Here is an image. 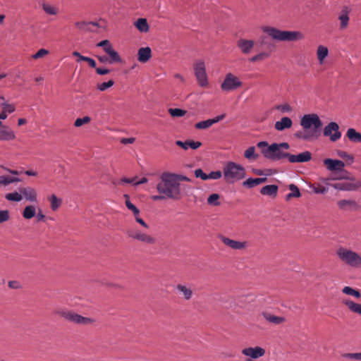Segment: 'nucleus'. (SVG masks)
Masks as SVG:
<instances>
[{"label": "nucleus", "instance_id": "1", "mask_svg": "<svg viewBox=\"0 0 361 361\" xmlns=\"http://www.w3.org/2000/svg\"><path fill=\"white\" fill-rule=\"evenodd\" d=\"M300 125L302 130L297 131L294 134L295 137L303 141L312 142L320 137L322 122L317 114H305L300 120Z\"/></svg>", "mask_w": 361, "mask_h": 361}, {"label": "nucleus", "instance_id": "2", "mask_svg": "<svg viewBox=\"0 0 361 361\" xmlns=\"http://www.w3.org/2000/svg\"><path fill=\"white\" fill-rule=\"evenodd\" d=\"M174 178L173 173H162L160 176V181L157 185V190L166 197L178 200L181 196L180 185Z\"/></svg>", "mask_w": 361, "mask_h": 361}, {"label": "nucleus", "instance_id": "3", "mask_svg": "<svg viewBox=\"0 0 361 361\" xmlns=\"http://www.w3.org/2000/svg\"><path fill=\"white\" fill-rule=\"evenodd\" d=\"M263 31L273 39L280 42H296L305 37L301 32L281 30L274 27H264Z\"/></svg>", "mask_w": 361, "mask_h": 361}, {"label": "nucleus", "instance_id": "4", "mask_svg": "<svg viewBox=\"0 0 361 361\" xmlns=\"http://www.w3.org/2000/svg\"><path fill=\"white\" fill-rule=\"evenodd\" d=\"M336 255L345 264L354 269H361V255L360 253L344 247H340L336 250Z\"/></svg>", "mask_w": 361, "mask_h": 361}, {"label": "nucleus", "instance_id": "5", "mask_svg": "<svg viewBox=\"0 0 361 361\" xmlns=\"http://www.w3.org/2000/svg\"><path fill=\"white\" fill-rule=\"evenodd\" d=\"M257 147L261 149L264 157L272 161H279L283 158H288V152H283L278 145V143H273L268 145L266 141L259 142Z\"/></svg>", "mask_w": 361, "mask_h": 361}, {"label": "nucleus", "instance_id": "6", "mask_svg": "<svg viewBox=\"0 0 361 361\" xmlns=\"http://www.w3.org/2000/svg\"><path fill=\"white\" fill-rule=\"evenodd\" d=\"M224 178L228 183L240 180L245 176V168L233 161H228L223 169Z\"/></svg>", "mask_w": 361, "mask_h": 361}, {"label": "nucleus", "instance_id": "7", "mask_svg": "<svg viewBox=\"0 0 361 361\" xmlns=\"http://www.w3.org/2000/svg\"><path fill=\"white\" fill-rule=\"evenodd\" d=\"M54 313L63 318L66 321L81 325H87L93 323L94 320L90 317H85L73 311L66 309H56Z\"/></svg>", "mask_w": 361, "mask_h": 361}, {"label": "nucleus", "instance_id": "8", "mask_svg": "<svg viewBox=\"0 0 361 361\" xmlns=\"http://www.w3.org/2000/svg\"><path fill=\"white\" fill-rule=\"evenodd\" d=\"M194 74L196 77L198 85L205 87L208 86V79L206 73L205 64L203 61H197L193 66Z\"/></svg>", "mask_w": 361, "mask_h": 361}, {"label": "nucleus", "instance_id": "9", "mask_svg": "<svg viewBox=\"0 0 361 361\" xmlns=\"http://www.w3.org/2000/svg\"><path fill=\"white\" fill-rule=\"evenodd\" d=\"M242 82L240 79L231 73L226 75L224 81L221 84V88L223 91H233L242 86Z\"/></svg>", "mask_w": 361, "mask_h": 361}, {"label": "nucleus", "instance_id": "10", "mask_svg": "<svg viewBox=\"0 0 361 361\" xmlns=\"http://www.w3.org/2000/svg\"><path fill=\"white\" fill-rule=\"evenodd\" d=\"M323 135L329 137L331 142L338 140L341 137V133L338 123L334 121L329 123L323 129Z\"/></svg>", "mask_w": 361, "mask_h": 361}, {"label": "nucleus", "instance_id": "11", "mask_svg": "<svg viewBox=\"0 0 361 361\" xmlns=\"http://www.w3.org/2000/svg\"><path fill=\"white\" fill-rule=\"evenodd\" d=\"M6 171H8L9 174L0 175V188L6 187L11 183L21 181L19 178L13 176L20 175L21 173L20 171L17 170H11L9 169H6Z\"/></svg>", "mask_w": 361, "mask_h": 361}, {"label": "nucleus", "instance_id": "12", "mask_svg": "<svg viewBox=\"0 0 361 361\" xmlns=\"http://www.w3.org/2000/svg\"><path fill=\"white\" fill-rule=\"evenodd\" d=\"M127 234L130 238L145 244L152 245L155 243V239L152 236L140 231L129 230Z\"/></svg>", "mask_w": 361, "mask_h": 361}, {"label": "nucleus", "instance_id": "13", "mask_svg": "<svg viewBox=\"0 0 361 361\" xmlns=\"http://www.w3.org/2000/svg\"><path fill=\"white\" fill-rule=\"evenodd\" d=\"M219 238L224 245L232 250H245L248 246L247 242L246 241L235 240L224 235H220Z\"/></svg>", "mask_w": 361, "mask_h": 361}, {"label": "nucleus", "instance_id": "14", "mask_svg": "<svg viewBox=\"0 0 361 361\" xmlns=\"http://www.w3.org/2000/svg\"><path fill=\"white\" fill-rule=\"evenodd\" d=\"M97 47H102L104 51L111 56V62H121V59L117 51H116L113 47L110 42L107 39L102 40L99 42L97 44Z\"/></svg>", "mask_w": 361, "mask_h": 361}, {"label": "nucleus", "instance_id": "15", "mask_svg": "<svg viewBox=\"0 0 361 361\" xmlns=\"http://www.w3.org/2000/svg\"><path fill=\"white\" fill-rule=\"evenodd\" d=\"M333 188L343 191H354L361 187V183L359 181H344L341 183H336L332 185Z\"/></svg>", "mask_w": 361, "mask_h": 361}, {"label": "nucleus", "instance_id": "16", "mask_svg": "<svg viewBox=\"0 0 361 361\" xmlns=\"http://www.w3.org/2000/svg\"><path fill=\"white\" fill-rule=\"evenodd\" d=\"M242 354L245 356L250 357L251 359H258L265 354V350L259 346L255 348L248 347L242 350Z\"/></svg>", "mask_w": 361, "mask_h": 361}, {"label": "nucleus", "instance_id": "17", "mask_svg": "<svg viewBox=\"0 0 361 361\" xmlns=\"http://www.w3.org/2000/svg\"><path fill=\"white\" fill-rule=\"evenodd\" d=\"M324 164L330 171H342L345 166V164L342 161L332 159H325Z\"/></svg>", "mask_w": 361, "mask_h": 361}, {"label": "nucleus", "instance_id": "18", "mask_svg": "<svg viewBox=\"0 0 361 361\" xmlns=\"http://www.w3.org/2000/svg\"><path fill=\"white\" fill-rule=\"evenodd\" d=\"M337 206L343 211H357L360 209L359 204L353 200H340L337 202Z\"/></svg>", "mask_w": 361, "mask_h": 361}, {"label": "nucleus", "instance_id": "19", "mask_svg": "<svg viewBox=\"0 0 361 361\" xmlns=\"http://www.w3.org/2000/svg\"><path fill=\"white\" fill-rule=\"evenodd\" d=\"M311 158V153L308 151H305L296 155L288 153L287 159L290 163H302L309 161Z\"/></svg>", "mask_w": 361, "mask_h": 361}, {"label": "nucleus", "instance_id": "20", "mask_svg": "<svg viewBox=\"0 0 361 361\" xmlns=\"http://www.w3.org/2000/svg\"><path fill=\"white\" fill-rule=\"evenodd\" d=\"M351 9L349 7L345 6L339 12L338 15V19L340 21L339 27L341 30H344L348 27L349 22V13Z\"/></svg>", "mask_w": 361, "mask_h": 361}, {"label": "nucleus", "instance_id": "21", "mask_svg": "<svg viewBox=\"0 0 361 361\" xmlns=\"http://www.w3.org/2000/svg\"><path fill=\"white\" fill-rule=\"evenodd\" d=\"M255 45L253 40L240 39L237 41V47L240 51L244 54H249L251 53Z\"/></svg>", "mask_w": 361, "mask_h": 361}, {"label": "nucleus", "instance_id": "22", "mask_svg": "<svg viewBox=\"0 0 361 361\" xmlns=\"http://www.w3.org/2000/svg\"><path fill=\"white\" fill-rule=\"evenodd\" d=\"M225 114H221L220 116H217L213 118L207 119L205 121H202L198 123H196L195 125V128L197 129L204 130L211 127L213 124L218 123L224 118Z\"/></svg>", "mask_w": 361, "mask_h": 361}, {"label": "nucleus", "instance_id": "23", "mask_svg": "<svg viewBox=\"0 0 361 361\" xmlns=\"http://www.w3.org/2000/svg\"><path fill=\"white\" fill-rule=\"evenodd\" d=\"M91 300L87 295H74L73 298L71 299V305L75 307H89Z\"/></svg>", "mask_w": 361, "mask_h": 361}, {"label": "nucleus", "instance_id": "24", "mask_svg": "<svg viewBox=\"0 0 361 361\" xmlns=\"http://www.w3.org/2000/svg\"><path fill=\"white\" fill-rule=\"evenodd\" d=\"M18 190L27 200L30 202H35L37 200V192L34 188L31 187H19Z\"/></svg>", "mask_w": 361, "mask_h": 361}, {"label": "nucleus", "instance_id": "25", "mask_svg": "<svg viewBox=\"0 0 361 361\" xmlns=\"http://www.w3.org/2000/svg\"><path fill=\"white\" fill-rule=\"evenodd\" d=\"M293 125L292 120L288 117H283L280 121L274 123V128L278 131H283L285 129L291 128Z\"/></svg>", "mask_w": 361, "mask_h": 361}, {"label": "nucleus", "instance_id": "26", "mask_svg": "<svg viewBox=\"0 0 361 361\" xmlns=\"http://www.w3.org/2000/svg\"><path fill=\"white\" fill-rule=\"evenodd\" d=\"M176 145L182 149L187 150L189 147L192 149H196L202 145V143L199 141H193L191 140H186L185 142H183L180 140L176 141Z\"/></svg>", "mask_w": 361, "mask_h": 361}, {"label": "nucleus", "instance_id": "27", "mask_svg": "<svg viewBox=\"0 0 361 361\" xmlns=\"http://www.w3.org/2000/svg\"><path fill=\"white\" fill-rule=\"evenodd\" d=\"M261 315L269 323L274 324H280L286 321V318L283 317H279L275 316L274 314H271L269 312H262Z\"/></svg>", "mask_w": 361, "mask_h": 361}, {"label": "nucleus", "instance_id": "28", "mask_svg": "<svg viewBox=\"0 0 361 361\" xmlns=\"http://www.w3.org/2000/svg\"><path fill=\"white\" fill-rule=\"evenodd\" d=\"M151 49L142 47L137 51V60L141 63H146L151 58Z\"/></svg>", "mask_w": 361, "mask_h": 361}, {"label": "nucleus", "instance_id": "29", "mask_svg": "<svg viewBox=\"0 0 361 361\" xmlns=\"http://www.w3.org/2000/svg\"><path fill=\"white\" fill-rule=\"evenodd\" d=\"M14 132L7 126H2L0 129V140H12L15 139Z\"/></svg>", "mask_w": 361, "mask_h": 361}, {"label": "nucleus", "instance_id": "30", "mask_svg": "<svg viewBox=\"0 0 361 361\" xmlns=\"http://www.w3.org/2000/svg\"><path fill=\"white\" fill-rule=\"evenodd\" d=\"M75 26L82 31H93L92 27H98L97 23L93 21H78L75 23Z\"/></svg>", "mask_w": 361, "mask_h": 361}, {"label": "nucleus", "instance_id": "31", "mask_svg": "<svg viewBox=\"0 0 361 361\" xmlns=\"http://www.w3.org/2000/svg\"><path fill=\"white\" fill-rule=\"evenodd\" d=\"M316 54L319 63L320 65L323 64L324 59L329 54L328 48L323 45H319L317 48Z\"/></svg>", "mask_w": 361, "mask_h": 361}, {"label": "nucleus", "instance_id": "32", "mask_svg": "<svg viewBox=\"0 0 361 361\" xmlns=\"http://www.w3.org/2000/svg\"><path fill=\"white\" fill-rule=\"evenodd\" d=\"M278 192V186L276 185H268L262 187L260 193L263 195L276 197Z\"/></svg>", "mask_w": 361, "mask_h": 361}, {"label": "nucleus", "instance_id": "33", "mask_svg": "<svg viewBox=\"0 0 361 361\" xmlns=\"http://www.w3.org/2000/svg\"><path fill=\"white\" fill-rule=\"evenodd\" d=\"M345 135L350 142L361 143V133L357 132L354 128L348 129Z\"/></svg>", "mask_w": 361, "mask_h": 361}, {"label": "nucleus", "instance_id": "34", "mask_svg": "<svg viewBox=\"0 0 361 361\" xmlns=\"http://www.w3.org/2000/svg\"><path fill=\"white\" fill-rule=\"evenodd\" d=\"M267 180V178H250L243 182V185L247 188H251L255 187L262 183H264Z\"/></svg>", "mask_w": 361, "mask_h": 361}, {"label": "nucleus", "instance_id": "35", "mask_svg": "<svg viewBox=\"0 0 361 361\" xmlns=\"http://www.w3.org/2000/svg\"><path fill=\"white\" fill-rule=\"evenodd\" d=\"M134 25L141 32H147L149 31V25L145 18H138L134 23Z\"/></svg>", "mask_w": 361, "mask_h": 361}, {"label": "nucleus", "instance_id": "36", "mask_svg": "<svg viewBox=\"0 0 361 361\" xmlns=\"http://www.w3.org/2000/svg\"><path fill=\"white\" fill-rule=\"evenodd\" d=\"M343 302L353 312L359 314L361 315V305L354 302L349 300H344Z\"/></svg>", "mask_w": 361, "mask_h": 361}, {"label": "nucleus", "instance_id": "37", "mask_svg": "<svg viewBox=\"0 0 361 361\" xmlns=\"http://www.w3.org/2000/svg\"><path fill=\"white\" fill-rule=\"evenodd\" d=\"M176 290L183 293H192L197 291V289L192 284H178L176 286Z\"/></svg>", "mask_w": 361, "mask_h": 361}, {"label": "nucleus", "instance_id": "38", "mask_svg": "<svg viewBox=\"0 0 361 361\" xmlns=\"http://www.w3.org/2000/svg\"><path fill=\"white\" fill-rule=\"evenodd\" d=\"M36 214L35 207L32 205L26 206L23 212V216L25 219H30Z\"/></svg>", "mask_w": 361, "mask_h": 361}, {"label": "nucleus", "instance_id": "39", "mask_svg": "<svg viewBox=\"0 0 361 361\" xmlns=\"http://www.w3.org/2000/svg\"><path fill=\"white\" fill-rule=\"evenodd\" d=\"M288 188L291 190V192L286 195V200H288L293 197H299L301 196V193L295 185L290 184L289 185Z\"/></svg>", "mask_w": 361, "mask_h": 361}, {"label": "nucleus", "instance_id": "40", "mask_svg": "<svg viewBox=\"0 0 361 361\" xmlns=\"http://www.w3.org/2000/svg\"><path fill=\"white\" fill-rule=\"evenodd\" d=\"M8 286L11 290H16V291H23V283L18 280H11L8 282Z\"/></svg>", "mask_w": 361, "mask_h": 361}, {"label": "nucleus", "instance_id": "41", "mask_svg": "<svg viewBox=\"0 0 361 361\" xmlns=\"http://www.w3.org/2000/svg\"><path fill=\"white\" fill-rule=\"evenodd\" d=\"M244 157L249 160H256L258 158V154L255 153V147L253 146L248 147L244 152Z\"/></svg>", "mask_w": 361, "mask_h": 361}, {"label": "nucleus", "instance_id": "42", "mask_svg": "<svg viewBox=\"0 0 361 361\" xmlns=\"http://www.w3.org/2000/svg\"><path fill=\"white\" fill-rule=\"evenodd\" d=\"M126 197V207L130 210L134 216H140V210L129 200V197L128 195H125Z\"/></svg>", "mask_w": 361, "mask_h": 361}, {"label": "nucleus", "instance_id": "43", "mask_svg": "<svg viewBox=\"0 0 361 361\" xmlns=\"http://www.w3.org/2000/svg\"><path fill=\"white\" fill-rule=\"evenodd\" d=\"M49 200L51 204V209L53 211L57 210L61 204V200L58 198L55 195H51L49 197Z\"/></svg>", "mask_w": 361, "mask_h": 361}, {"label": "nucleus", "instance_id": "44", "mask_svg": "<svg viewBox=\"0 0 361 361\" xmlns=\"http://www.w3.org/2000/svg\"><path fill=\"white\" fill-rule=\"evenodd\" d=\"M5 198L8 201L20 202L22 200L23 196L20 192H13L6 194Z\"/></svg>", "mask_w": 361, "mask_h": 361}, {"label": "nucleus", "instance_id": "45", "mask_svg": "<svg viewBox=\"0 0 361 361\" xmlns=\"http://www.w3.org/2000/svg\"><path fill=\"white\" fill-rule=\"evenodd\" d=\"M275 109L282 114H289L293 111V108L287 103L279 104L275 106Z\"/></svg>", "mask_w": 361, "mask_h": 361}, {"label": "nucleus", "instance_id": "46", "mask_svg": "<svg viewBox=\"0 0 361 361\" xmlns=\"http://www.w3.org/2000/svg\"><path fill=\"white\" fill-rule=\"evenodd\" d=\"M42 9L49 15H56L58 13V9L56 8L47 4H42Z\"/></svg>", "mask_w": 361, "mask_h": 361}, {"label": "nucleus", "instance_id": "47", "mask_svg": "<svg viewBox=\"0 0 361 361\" xmlns=\"http://www.w3.org/2000/svg\"><path fill=\"white\" fill-rule=\"evenodd\" d=\"M269 56V54L267 52H261V53H259V54L255 55L254 56L250 58L249 61L253 63V62H256L258 61H262L264 59L268 58Z\"/></svg>", "mask_w": 361, "mask_h": 361}, {"label": "nucleus", "instance_id": "48", "mask_svg": "<svg viewBox=\"0 0 361 361\" xmlns=\"http://www.w3.org/2000/svg\"><path fill=\"white\" fill-rule=\"evenodd\" d=\"M219 195L216 193H213L207 198V203L211 205L218 206L220 204L219 202Z\"/></svg>", "mask_w": 361, "mask_h": 361}, {"label": "nucleus", "instance_id": "49", "mask_svg": "<svg viewBox=\"0 0 361 361\" xmlns=\"http://www.w3.org/2000/svg\"><path fill=\"white\" fill-rule=\"evenodd\" d=\"M114 80H109L107 82H102V83L97 84V88L99 91L104 92L106 90H107L108 88L112 87L114 85Z\"/></svg>", "mask_w": 361, "mask_h": 361}, {"label": "nucleus", "instance_id": "50", "mask_svg": "<svg viewBox=\"0 0 361 361\" xmlns=\"http://www.w3.org/2000/svg\"><path fill=\"white\" fill-rule=\"evenodd\" d=\"M169 113L172 117H181L185 114L186 111L180 109H169Z\"/></svg>", "mask_w": 361, "mask_h": 361}, {"label": "nucleus", "instance_id": "51", "mask_svg": "<svg viewBox=\"0 0 361 361\" xmlns=\"http://www.w3.org/2000/svg\"><path fill=\"white\" fill-rule=\"evenodd\" d=\"M91 121V118L89 116H84L82 118H77L74 122V126L75 127H80L84 124H87L90 123Z\"/></svg>", "mask_w": 361, "mask_h": 361}, {"label": "nucleus", "instance_id": "52", "mask_svg": "<svg viewBox=\"0 0 361 361\" xmlns=\"http://www.w3.org/2000/svg\"><path fill=\"white\" fill-rule=\"evenodd\" d=\"M0 105L2 110L6 113L11 114L15 111V106L13 104H8L7 102H1Z\"/></svg>", "mask_w": 361, "mask_h": 361}, {"label": "nucleus", "instance_id": "53", "mask_svg": "<svg viewBox=\"0 0 361 361\" xmlns=\"http://www.w3.org/2000/svg\"><path fill=\"white\" fill-rule=\"evenodd\" d=\"M49 54V51L45 49H39L35 54L32 56V58L34 59H38L39 58H42L44 56Z\"/></svg>", "mask_w": 361, "mask_h": 361}, {"label": "nucleus", "instance_id": "54", "mask_svg": "<svg viewBox=\"0 0 361 361\" xmlns=\"http://www.w3.org/2000/svg\"><path fill=\"white\" fill-rule=\"evenodd\" d=\"M194 174L196 178H200L203 180H208L207 175L201 169H197L194 171Z\"/></svg>", "mask_w": 361, "mask_h": 361}, {"label": "nucleus", "instance_id": "55", "mask_svg": "<svg viewBox=\"0 0 361 361\" xmlns=\"http://www.w3.org/2000/svg\"><path fill=\"white\" fill-rule=\"evenodd\" d=\"M222 176V173L220 171H212L207 175L208 179L217 180Z\"/></svg>", "mask_w": 361, "mask_h": 361}, {"label": "nucleus", "instance_id": "56", "mask_svg": "<svg viewBox=\"0 0 361 361\" xmlns=\"http://www.w3.org/2000/svg\"><path fill=\"white\" fill-rule=\"evenodd\" d=\"M9 219V212L8 210L0 211V224L7 221Z\"/></svg>", "mask_w": 361, "mask_h": 361}, {"label": "nucleus", "instance_id": "57", "mask_svg": "<svg viewBox=\"0 0 361 361\" xmlns=\"http://www.w3.org/2000/svg\"><path fill=\"white\" fill-rule=\"evenodd\" d=\"M344 357L349 359L361 360V353H346Z\"/></svg>", "mask_w": 361, "mask_h": 361}, {"label": "nucleus", "instance_id": "58", "mask_svg": "<svg viewBox=\"0 0 361 361\" xmlns=\"http://www.w3.org/2000/svg\"><path fill=\"white\" fill-rule=\"evenodd\" d=\"M97 58L98 61L102 63H108L109 64H113L115 63V62H111V58L109 56V57L106 56H97Z\"/></svg>", "mask_w": 361, "mask_h": 361}, {"label": "nucleus", "instance_id": "59", "mask_svg": "<svg viewBox=\"0 0 361 361\" xmlns=\"http://www.w3.org/2000/svg\"><path fill=\"white\" fill-rule=\"evenodd\" d=\"M174 176H175L174 178L176 180V181H178V183H180V181H186V182L190 181V179L185 176L174 173Z\"/></svg>", "mask_w": 361, "mask_h": 361}, {"label": "nucleus", "instance_id": "60", "mask_svg": "<svg viewBox=\"0 0 361 361\" xmlns=\"http://www.w3.org/2000/svg\"><path fill=\"white\" fill-rule=\"evenodd\" d=\"M342 293H360L359 290L353 289L348 286H345L342 290Z\"/></svg>", "mask_w": 361, "mask_h": 361}, {"label": "nucleus", "instance_id": "61", "mask_svg": "<svg viewBox=\"0 0 361 361\" xmlns=\"http://www.w3.org/2000/svg\"><path fill=\"white\" fill-rule=\"evenodd\" d=\"M95 71L98 75H103L110 73V70L107 68H96Z\"/></svg>", "mask_w": 361, "mask_h": 361}, {"label": "nucleus", "instance_id": "62", "mask_svg": "<svg viewBox=\"0 0 361 361\" xmlns=\"http://www.w3.org/2000/svg\"><path fill=\"white\" fill-rule=\"evenodd\" d=\"M327 191V189L324 186H319L314 188V192L317 194H324Z\"/></svg>", "mask_w": 361, "mask_h": 361}, {"label": "nucleus", "instance_id": "63", "mask_svg": "<svg viewBox=\"0 0 361 361\" xmlns=\"http://www.w3.org/2000/svg\"><path fill=\"white\" fill-rule=\"evenodd\" d=\"M135 138L134 137H128V138H121L120 142L121 143L123 144V145H127V144H132L135 142Z\"/></svg>", "mask_w": 361, "mask_h": 361}, {"label": "nucleus", "instance_id": "64", "mask_svg": "<svg viewBox=\"0 0 361 361\" xmlns=\"http://www.w3.org/2000/svg\"><path fill=\"white\" fill-rule=\"evenodd\" d=\"M135 221L143 227L147 228L148 225L139 216H134Z\"/></svg>", "mask_w": 361, "mask_h": 361}]
</instances>
